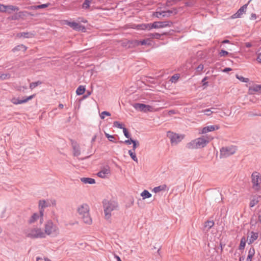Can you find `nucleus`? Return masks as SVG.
<instances>
[{"label":"nucleus","mask_w":261,"mask_h":261,"mask_svg":"<svg viewBox=\"0 0 261 261\" xmlns=\"http://www.w3.org/2000/svg\"><path fill=\"white\" fill-rule=\"evenodd\" d=\"M179 77V76L178 74H175L171 77L170 81L172 83H175L178 80Z\"/></svg>","instance_id":"nucleus-45"},{"label":"nucleus","mask_w":261,"mask_h":261,"mask_svg":"<svg viewBox=\"0 0 261 261\" xmlns=\"http://www.w3.org/2000/svg\"><path fill=\"white\" fill-rule=\"evenodd\" d=\"M85 91V88L83 86H80L76 90L77 95H80L84 93Z\"/></svg>","instance_id":"nucleus-29"},{"label":"nucleus","mask_w":261,"mask_h":261,"mask_svg":"<svg viewBox=\"0 0 261 261\" xmlns=\"http://www.w3.org/2000/svg\"><path fill=\"white\" fill-rule=\"evenodd\" d=\"M8 19L11 20H16L20 19L18 13H16L14 14L13 15L11 16L8 18Z\"/></svg>","instance_id":"nucleus-36"},{"label":"nucleus","mask_w":261,"mask_h":261,"mask_svg":"<svg viewBox=\"0 0 261 261\" xmlns=\"http://www.w3.org/2000/svg\"><path fill=\"white\" fill-rule=\"evenodd\" d=\"M131 140H133V139L130 138L129 140H125L124 142V143L126 144H130L131 143H132V142H131Z\"/></svg>","instance_id":"nucleus-54"},{"label":"nucleus","mask_w":261,"mask_h":261,"mask_svg":"<svg viewBox=\"0 0 261 261\" xmlns=\"http://www.w3.org/2000/svg\"><path fill=\"white\" fill-rule=\"evenodd\" d=\"M115 257L116 258L117 261H121L120 257H119L118 256H116Z\"/></svg>","instance_id":"nucleus-60"},{"label":"nucleus","mask_w":261,"mask_h":261,"mask_svg":"<svg viewBox=\"0 0 261 261\" xmlns=\"http://www.w3.org/2000/svg\"><path fill=\"white\" fill-rule=\"evenodd\" d=\"M105 116H111V114L107 111H103L100 114V117L101 119H103L105 118Z\"/></svg>","instance_id":"nucleus-43"},{"label":"nucleus","mask_w":261,"mask_h":261,"mask_svg":"<svg viewBox=\"0 0 261 261\" xmlns=\"http://www.w3.org/2000/svg\"><path fill=\"white\" fill-rule=\"evenodd\" d=\"M236 76L238 80H239L242 82L247 83L249 81V79L245 78L242 76H240L238 74H237Z\"/></svg>","instance_id":"nucleus-34"},{"label":"nucleus","mask_w":261,"mask_h":261,"mask_svg":"<svg viewBox=\"0 0 261 261\" xmlns=\"http://www.w3.org/2000/svg\"><path fill=\"white\" fill-rule=\"evenodd\" d=\"M177 114V112L175 110H170L164 112V115L167 116H171L174 114Z\"/></svg>","instance_id":"nucleus-35"},{"label":"nucleus","mask_w":261,"mask_h":261,"mask_svg":"<svg viewBox=\"0 0 261 261\" xmlns=\"http://www.w3.org/2000/svg\"><path fill=\"white\" fill-rule=\"evenodd\" d=\"M220 126L218 125L206 126L199 129V134H204L219 129Z\"/></svg>","instance_id":"nucleus-14"},{"label":"nucleus","mask_w":261,"mask_h":261,"mask_svg":"<svg viewBox=\"0 0 261 261\" xmlns=\"http://www.w3.org/2000/svg\"><path fill=\"white\" fill-rule=\"evenodd\" d=\"M41 84V82L38 81L37 82H33L30 84V88L33 89L38 86L39 85Z\"/></svg>","instance_id":"nucleus-37"},{"label":"nucleus","mask_w":261,"mask_h":261,"mask_svg":"<svg viewBox=\"0 0 261 261\" xmlns=\"http://www.w3.org/2000/svg\"><path fill=\"white\" fill-rule=\"evenodd\" d=\"M256 18V14H252L251 15V19H255Z\"/></svg>","instance_id":"nucleus-56"},{"label":"nucleus","mask_w":261,"mask_h":261,"mask_svg":"<svg viewBox=\"0 0 261 261\" xmlns=\"http://www.w3.org/2000/svg\"><path fill=\"white\" fill-rule=\"evenodd\" d=\"M105 135L110 141L112 142H115V137L114 136L110 135L107 133H105Z\"/></svg>","instance_id":"nucleus-41"},{"label":"nucleus","mask_w":261,"mask_h":261,"mask_svg":"<svg viewBox=\"0 0 261 261\" xmlns=\"http://www.w3.org/2000/svg\"><path fill=\"white\" fill-rule=\"evenodd\" d=\"M167 137L170 139L172 144L176 145L180 142L184 138L182 135H179L172 132L167 133Z\"/></svg>","instance_id":"nucleus-7"},{"label":"nucleus","mask_w":261,"mask_h":261,"mask_svg":"<svg viewBox=\"0 0 261 261\" xmlns=\"http://www.w3.org/2000/svg\"><path fill=\"white\" fill-rule=\"evenodd\" d=\"M63 24H67L71 28H73L74 30L76 31H82L83 32L85 31V28L81 25L80 24L75 22H70L68 20H64Z\"/></svg>","instance_id":"nucleus-13"},{"label":"nucleus","mask_w":261,"mask_h":261,"mask_svg":"<svg viewBox=\"0 0 261 261\" xmlns=\"http://www.w3.org/2000/svg\"><path fill=\"white\" fill-rule=\"evenodd\" d=\"M131 142H132V143L133 144V150L135 151V149L139 146V144L138 142H136L134 140H131Z\"/></svg>","instance_id":"nucleus-49"},{"label":"nucleus","mask_w":261,"mask_h":261,"mask_svg":"<svg viewBox=\"0 0 261 261\" xmlns=\"http://www.w3.org/2000/svg\"><path fill=\"white\" fill-rule=\"evenodd\" d=\"M251 180L253 184V188L255 190H259L261 183V174L256 171L253 172L251 175Z\"/></svg>","instance_id":"nucleus-6"},{"label":"nucleus","mask_w":261,"mask_h":261,"mask_svg":"<svg viewBox=\"0 0 261 261\" xmlns=\"http://www.w3.org/2000/svg\"><path fill=\"white\" fill-rule=\"evenodd\" d=\"M229 54L228 52L225 51L224 50H221L219 53V55L221 57L226 56Z\"/></svg>","instance_id":"nucleus-50"},{"label":"nucleus","mask_w":261,"mask_h":261,"mask_svg":"<svg viewBox=\"0 0 261 261\" xmlns=\"http://www.w3.org/2000/svg\"><path fill=\"white\" fill-rule=\"evenodd\" d=\"M35 96V94L30 95L23 99H19L18 98L16 97H12L10 101L14 105H20L27 102L28 101L31 100Z\"/></svg>","instance_id":"nucleus-12"},{"label":"nucleus","mask_w":261,"mask_h":261,"mask_svg":"<svg viewBox=\"0 0 261 261\" xmlns=\"http://www.w3.org/2000/svg\"><path fill=\"white\" fill-rule=\"evenodd\" d=\"M128 153L131 157V158L136 162H138V159L136 156L135 151H133L132 150H129Z\"/></svg>","instance_id":"nucleus-33"},{"label":"nucleus","mask_w":261,"mask_h":261,"mask_svg":"<svg viewBox=\"0 0 261 261\" xmlns=\"http://www.w3.org/2000/svg\"><path fill=\"white\" fill-rule=\"evenodd\" d=\"M203 69V65L202 64H200L197 67V72L200 73Z\"/></svg>","instance_id":"nucleus-51"},{"label":"nucleus","mask_w":261,"mask_h":261,"mask_svg":"<svg viewBox=\"0 0 261 261\" xmlns=\"http://www.w3.org/2000/svg\"><path fill=\"white\" fill-rule=\"evenodd\" d=\"M19 19H24L29 15V13L25 11H21L18 12Z\"/></svg>","instance_id":"nucleus-31"},{"label":"nucleus","mask_w":261,"mask_h":261,"mask_svg":"<svg viewBox=\"0 0 261 261\" xmlns=\"http://www.w3.org/2000/svg\"><path fill=\"white\" fill-rule=\"evenodd\" d=\"M113 125H114V126L115 127H117L119 128H122V129H123V128H124V127H123L122 124L120 123L118 121H114L113 123Z\"/></svg>","instance_id":"nucleus-42"},{"label":"nucleus","mask_w":261,"mask_h":261,"mask_svg":"<svg viewBox=\"0 0 261 261\" xmlns=\"http://www.w3.org/2000/svg\"><path fill=\"white\" fill-rule=\"evenodd\" d=\"M260 92H261V85H253L249 87L248 89L249 94H254Z\"/></svg>","instance_id":"nucleus-17"},{"label":"nucleus","mask_w":261,"mask_h":261,"mask_svg":"<svg viewBox=\"0 0 261 261\" xmlns=\"http://www.w3.org/2000/svg\"><path fill=\"white\" fill-rule=\"evenodd\" d=\"M133 106L136 110L144 113L155 112L158 110V109H155L151 106L143 103H135L133 105Z\"/></svg>","instance_id":"nucleus-5"},{"label":"nucleus","mask_w":261,"mask_h":261,"mask_svg":"<svg viewBox=\"0 0 261 261\" xmlns=\"http://www.w3.org/2000/svg\"><path fill=\"white\" fill-rule=\"evenodd\" d=\"M231 70L232 69L230 68H225L223 70V72H227Z\"/></svg>","instance_id":"nucleus-55"},{"label":"nucleus","mask_w":261,"mask_h":261,"mask_svg":"<svg viewBox=\"0 0 261 261\" xmlns=\"http://www.w3.org/2000/svg\"><path fill=\"white\" fill-rule=\"evenodd\" d=\"M167 187L166 185L163 184V185H160L159 186L154 187L152 191L153 192H154L155 193H159L161 191H165L167 189Z\"/></svg>","instance_id":"nucleus-20"},{"label":"nucleus","mask_w":261,"mask_h":261,"mask_svg":"<svg viewBox=\"0 0 261 261\" xmlns=\"http://www.w3.org/2000/svg\"><path fill=\"white\" fill-rule=\"evenodd\" d=\"M91 2L92 1H85L83 4V8L85 9L89 8Z\"/></svg>","instance_id":"nucleus-46"},{"label":"nucleus","mask_w":261,"mask_h":261,"mask_svg":"<svg viewBox=\"0 0 261 261\" xmlns=\"http://www.w3.org/2000/svg\"><path fill=\"white\" fill-rule=\"evenodd\" d=\"M213 139V137L208 136H202L201 137L194 139L188 143L187 147L188 148L190 149L203 148Z\"/></svg>","instance_id":"nucleus-2"},{"label":"nucleus","mask_w":261,"mask_h":261,"mask_svg":"<svg viewBox=\"0 0 261 261\" xmlns=\"http://www.w3.org/2000/svg\"><path fill=\"white\" fill-rule=\"evenodd\" d=\"M160 15H161V13L160 12H156L155 14V16L157 17H159Z\"/></svg>","instance_id":"nucleus-57"},{"label":"nucleus","mask_w":261,"mask_h":261,"mask_svg":"<svg viewBox=\"0 0 261 261\" xmlns=\"http://www.w3.org/2000/svg\"><path fill=\"white\" fill-rule=\"evenodd\" d=\"M11 78V74L9 73H3L0 72V80H7Z\"/></svg>","instance_id":"nucleus-26"},{"label":"nucleus","mask_w":261,"mask_h":261,"mask_svg":"<svg viewBox=\"0 0 261 261\" xmlns=\"http://www.w3.org/2000/svg\"><path fill=\"white\" fill-rule=\"evenodd\" d=\"M245 46L248 48L251 47L252 46V44L251 42H246L245 43Z\"/></svg>","instance_id":"nucleus-53"},{"label":"nucleus","mask_w":261,"mask_h":261,"mask_svg":"<svg viewBox=\"0 0 261 261\" xmlns=\"http://www.w3.org/2000/svg\"><path fill=\"white\" fill-rule=\"evenodd\" d=\"M141 196H142L143 199H145L146 198H149L151 197V194L147 191L144 190L141 193Z\"/></svg>","instance_id":"nucleus-27"},{"label":"nucleus","mask_w":261,"mask_h":261,"mask_svg":"<svg viewBox=\"0 0 261 261\" xmlns=\"http://www.w3.org/2000/svg\"><path fill=\"white\" fill-rule=\"evenodd\" d=\"M137 29L138 30H151L150 23H144L138 25L137 26Z\"/></svg>","instance_id":"nucleus-23"},{"label":"nucleus","mask_w":261,"mask_h":261,"mask_svg":"<svg viewBox=\"0 0 261 261\" xmlns=\"http://www.w3.org/2000/svg\"><path fill=\"white\" fill-rule=\"evenodd\" d=\"M111 170L109 167H104L97 173V175L101 178H106L110 174Z\"/></svg>","instance_id":"nucleus-16"},{"label":"nucleus","mask_w":261,"mask_h":261,"mask_svg":"<svg viewBox=\"0 0 261 261\" xmlns=\"http://www.w3.org/2000/svg\"><path fill=\"white\" fill-rule=\"evenodd\" d=\"M168 34L167 33L165 32V33H164L163 34H159V33H152V34H150L149 35V36L151 38H155V39H160L161 36L163 35H167Z\"/></svg>","instance_id":"nucleus-30"},{"label":"nucleus","mask_w":261,"mask_h":261,"mask_svg":"<svg viewBox=\"0 0 261 261\" xmlns=\"http://www.w3.org/2000/svg\"><path fill=\"white\" fill-rule=\"evenodd\" d=\"M39 218V215L37 214H34L31 217L30 222L31 223L34 222Z\"/></svg>","instance_id":"nucleus-40"},{"label":"nucleus","mask_w":261,"mask_h":261,"mask_svg":"<svg viewBox=\"0 0 261 261\" xmlns=\"http://www.w3.org/2000/svg\"><path fill=\"white\" fill-rule=\"evenodd\" d=\"M81 180L84 184H93L95 182V180L91 178L83 177L81 179Z\"/></svg>","instance_id":"nucleus-25"},{"label":"nucleus","mask_w":261,"mask_h":261,"mask_svg":"<svg viewBox=\"0 0 261 261\" xmlns=\"http://www.w3.org/2000/svg\"><path fill=\"white\" fill-rule=\"evenodd\" d=\"M96 136H94L93 137L92 139V142L95 141V139H96Z\"/></svg>","instance_id":"nucleus-62"},{"label":"nucleus","mask_w":261,"mask_h":261,"mask_svg":"<svg viewBox=\"0 0 261 261\" xmlns=\"http://www.w3.org/2000/svg\"><path fill=\"white\" fill-rule=\"evenodd\" d=\"M229 41L228 40H224L222 41L223 43H229Z\"/></svg>","instance_id":"nucleus-58"},{"label":"nucleus","mask_w":261,"mask_h":261,"mask_svg":"<svg viewBox=\"0 0 261 261\" xmlns=\"http://www.w3.org/2000/svg\"><path fill=\"white\" fill-rule=\"evenodd\" d=\"M214 223L213 221H207L205 223V227H208V228H211L213 226Z\"/></svg>","instance_id":"nucleus-47"},{"label":"nucleus","mask_w":261,"mask_h":261,"mask_svg":"<svg viewBox=\"0 0 261 261\" xmlns=\"http://www.w3.org/2000/svg\"><path fill=\"white\" fill-rule=\"evenodd\" d=\"M39 206L41 209H42L44 207H46L47 205L46 204V202L45 200H40L39 203Z\"/></svg>","instance_id":"nucleus-39"},{"label":"nucleus","mask_w":261,"mask_h":261,"mask_svg":"<svg viewBox=\"0 0 261 261\" xmlns=\"http://www.w3.org/2000/svg\"><path fill=\"white\" fill-rule=\"evenodd\" d=\"M202 112L207 116H210L213 113V111L210 109L203 110Z\"/></svg>","instance_id":"nucleus-44"},{"label":"nucleus","mask_w":261,"mask_h":261,"mask_svg":"<svg viewBox=\"0 0 261 261\" xmlns=\"http://www.w3.org/2000/svg\"><path fill=\"white\" fill-rule=\"evenodd\" d=\"M247 4L244 5L238 11L237 13L234 14L231 16V18H237L241 17L245 13V12L247 9Z\"/></svg>","instance_id":"nucleus-15"},{"label":"nucleus","mask_w":261,"mask_h":261,"mask_svg":"<svg viewBox=\"0 0 261 261\" xmlns=\"http://www.w3.org/2000/svg\"><path fill=\"white\" fill-rule=\"evenodd\" d=\"M49 6H50V4L49 3H47V4H42V5H37V6H33L32 8L34 9H44V8H46L48 7Z\"/></svg>","instance_id":"nucleus-32"},{"label":"nucleus","mask_w":261,"mask_h":261,"mask_svg":"<svg viewBox=\"0 0 261 261\" xmlns=\"http://www.w3.org/2000/svg\"><path fill=\"white\" fill-rule=\"evenodd\" d=\"M18 10L19 8L15 6L0 4V12L2 13H11L12 12H15Z\"/></svg>","instance_id":"nucleus-11"},{"label":"nucleus","mask_w":261,"mask_h":261,"mask_svg":"<svg viewBox=\"0 0 261 261\" xmlns=\"http://www.w3.org/2000/svg\"><path fill=\"white\" fill-rule=\"evenodd\" d=\"M28 236L33 238H45V233L40 228H34L28 233Z\"/></svg>","instance_id":"nucleus-10"},{"label":"nucleus","mask_w":261,"mask_h":261,"mask_svg":"<svg viewBox=\"0 0 261 261\" xmlns=\"http://www.w3.org/2000/svg\"><path fill=\"white\" fill-rule=\"evenodd\" d=\"M237 150V147L234 146L224 147L221 149L220 154L223 157H227L234 154Z\"/></svg>","instance_id":"nucleus-9"},{"label":"nucleus","mask_w":261,"mask_h":261,"mask_svg":"<svg viewBox=\"0 0 261 261\" xmlns=\"http://www.w3.org/2000/svg\"><path fill=\"white\" fill-rule=\"evenodd\" d=\"M45 237L46 234L52 237L57 236L60 232L58 227L51 221H48L44 226Z\"/></svg>","instance_id":"nucleus-4"},{"label":"nucleus","mask_w":261,"mask_h":261,"mask_svg":"<svg viewBox=\"0 0 261 261\" xmlns=\"http://www.w3.org/2000/svg\"><path fill=\"white\" fill-rule=\"evenodd\" d=\"M258 201L256 198H253L250 202L249 206L251 207H253L255 206L257 203Z\"/></svg>","instance_id":"nucleus-38"},{"label":"nucleus","mask_w":261,"mask_h":261,"mask_svg":"<svg viewBox=\"0 0 261 261\" xmlns=\"http://www.w3.org/2000/svg\"><path fill=\"white\" fill-rule=\"evenodd\" d=\"M172 25V22L170 21H155L153 23H150L151 30L153 29H158L171 27Z\"/></svg>","instance_id":"nucleus-8"},{"label":"nucleus","mask_w":261,"mask_h":261,"mask_svg":"<svg viewBox=\"0 0 261 261\" xmlns=\"http://www.w3.org/2000/svg\"><path fill=\"white\" fill-rule=\"evenodd\" d=\"M256 61L258 63L261 64V52L257 54Z\"/></svg>","instance_id":"nucleus-52"},{"label":"nucleus","mask_w":261,"mask_h":261,"mask_svg":"<svg viewBox=\"0 0 261 261\" xmlns=\"http://www.w3.org/2000/svg\"><path fill=\"white\" fill-rule=\"evenodd\" d=\"M45 261H51L50 259L46 258H45Z\"/></svg>","instance_id":"nucleus-64"},{"label":"nucleus","mask_w":261,"mask_h":261,"mask_svg":"<svg viewBox=\"0 0 261 261\" xmlns=\"http://www.w3.org/2000/svg\"><path fill=\"white\" fill-rule=\"evenodd\" d=\"M123 133H124V136L127 138H130V135L128 132V130H127V129L125 127L123 128Z\"/></svg>","instance_id":"nucleus-48"},{"label":"nucleus","mask_w":261,"mask_h":261,"mask_svg":"<svg viewBox=\"0 0 261 261\" xmlns=\"http://www.w3.org/2000/svg\"><path fill=\"white\" fill-rule=\"evenodd\" d=\"M244 260V257H241L240 258L239 261H243Z\"/></svg>","instance_id":"nucleus-63"},{"label":"nucleus","mask_w":261,"mask_h":261,"mask_svg":"<svg viewBox=\"0 0 261 261\" xmlns=\"http://www.w3.org/2000/svg\"><path fill=\"white\" fill-rule=\"evenodd\" d=\"M246 240L245 237H243L241 238L240 244L239 247V249L240 250H243L246 245Z\"/></svg>","instance_id":"nucleus-28"},{"label":"nucleus","mask_w":261,"mask_h":261,"mask_svg":"<svg viewBox=\"0 0 261 261\" xmlns=\"http://www.w3.org/2000/svg\"><path fill=\"white\" fill-rule=\"evenodd\" d=\"M136 44L137 45L151 46L152 45V40L150 38H147L141 41H136Z\"/></svg>","instance_id":"nucleus-19"},{"label":"nucleus","mask_w":261,"mask_h":261,"mask_svg":"<svg viewBox=\"0 0 261 261\" xmlns=\"http://www.w3.org/2000/svg\"><path fill=\"white\" fill-rule=\"evenodd\" d=\"M40 216L41 217H42V216H43V211L41 209L40 211Z\"/></svg>","instance_id":"nucleus-61"},{"label":"nucleus","mask_w":261,"mask_h":261,"mask_svg":"<svg viewBox=\"0 0 261 261\" xmlns=\"http://www.w3.org/2000/svg\"><path fill=\"white\" fill-rule=\"evenodd\" d=\"M255 254V249L254 247H251L247 255V257L246 258V261H252V259Z\"/></svg>","instance_id":"nucleus-21"},{"label":"nucleus","mask_w":261,"mask_h":261,"mask_svg":"<svg viewBox=\"0 0 261 261\" xmlns=\"http://www.w3.org/2000/svg\"><path fill=\"white\" fill-rule=\"evenodd\" d=\"M63 107H64V105H63V104H61H61H59V108L60 109H63Z\"/></svg>","instance_id":"nucleus-59"},{"label":"nucleus","mask_w":261,"mask_h":261,"mask_svg":"<svg viewBox=\"0 0 261 261\" xmlns=\"http://www.w3.org/2000/svg\"><path fill=\"white\" fill-rule=\"evenodd\" d=\"M258 237V233L257 232H255L253 231H251L247 237V240L248 241V244H251L253 243Z\"/></svg>","instance_id":"nucleus-18"},{"label":"nucleus","mask_w":261,"mask_h":261,"mask_svg":"<svg viewBox=\"0 0 261 261\" xmlns=\"http://www.w3.org/2000/svg\"><path fill=\"white\" fill-rule=\"evenodd\" d=\"M27 49V47L23 44L17 45L13 49V51L15 52L17 51L22 50L25 51Z\"/></svg>","instance_id":"nucleus-24"},{"label":"nucleus","mask_w":261,"mask_h":261,"mask_svg":"<svg viewBox=\"0 0 261 261\" xmlns=\"http://www.w3.org/2000/svg\"><path fill=\"white\" fill-rule=\"evenodd\" d=\"M17 36L19 38H32L34 36V34L33 33H30V32H22L19 33L17 35Z\"/></svg>","instance_id":"nucleus-22"},{"label":"nucleus","mask_w":261,"mask_h":261,"mask_svg":"<svg viewBox=\"0 0 261 261\" xmlns=\"http://www.w3.org/2000/svg\"><path fill=\"white\" fill-rule=\"evenodd\" d=\"M76 212L83 222L88 225L92 223V220L90 214V207L88 204L82 203L79 205L76 208Z\"/></svg>","instance_id":"nucleus-1"},{"label":"nucleus","mask_w":261,"mask_h":261,"mask_svg":"<svg viewBox=\"0 0 261 261\" xmlns=\"http://www.w3.org/2000/svg\"><path fill=\"white\" fill-rule=\"evenodd\" d=\"M103 205L105 218L109 219L111 217V212L117 208L118 204L114 201L105 200Z\"/></svg>","instance_id":"nucleus-3"}]
</instances>
